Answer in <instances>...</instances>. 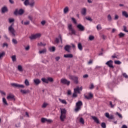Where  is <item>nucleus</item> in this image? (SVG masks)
Wrapping results in <instances>:
<instances>
[{
  "mask_svg": "<svg viewBox=\"0 0 128 128\" xmlns=\"http://www.w3.org/2000/svg\"><path fill=\"white\" fill-rule=\"evenodd\" d=\"M60 120L61 122H64L66 118V110L65 108H60Z\"/></svg>",
  "mask_w": 128,
  "mask_h": 128,
  "instance_id": "obj_1",
  "label": "nucleus"
},
{
  "mask_svg": "<svg viewBox=\"0 0 128 128\" xmlns=\"http://www.w3.org/2000/svg\"><path fill=\"white\" fill-rule=\"evenodd\" d=\"M82 106V101H78L76 104V108L74 109L75 112H78V110H80Z\"/></svg>",
  "mask_w": 128,
  "mask_h": 128,
  "instance_id": "obj_2",
  "label": "nucleus"
},
{
  "mask_svg": "<svg viewBox=\"0 0 128 128\" xmlns=\"http://www.w3.org/2000/svg\"><path fill=\"white\" fill-rule=\"evenodd\" d=\"M68 30L70 32V34H76V30L72 28V24H68Z\"/></svg>",
  "mask_w": 128,
  "mask_h": 128,
  "instance_id": "obj_3",
  "label": "nucleus"
},
{
  "mask_svg": "<svg viewBox=\"0 0 128 128\" xmlns=\"http://www.w3.org/2000/svg\"><path fill=\"white\" fill-rule=\"evenodd\" d=\"M68 78H70V80H74L75 84H78V76L69 75Z\"/></svg>",
  "mask_w": 128,
  "mask_h": 128,
  "instance_id": "obj_4",
  "label": "nucleus"
},
{
  "mask_svg": "<svg viewBox=\"0 0 128 128\" xmlns=\"http://www.w3.org/2000/svg\"><path fill=\"white\" fill-rule=\"evenodd\" d=\"M42 36L40 33H37L35 34H32L30 36V40H36V38H40Z\"/></svg>",
  "mask_w": 128,
  "mask_h": 128,
  "instance_id": "obj_5",
  "label": "nucleus"
},
{
  "mask_svg": "<svg viewBox=\"0 0 128 128\" xmlns=\"http://www.w3.org/2000/svg\"><path fill=\"white\" fill-rule=\"evenodd\" d=\"M8 31L12 35V36H16V30L14 28L12 27V24L8 27Z\"/></svg>",
  "mask_w": 128,
  "mask_h": 128,
  "instance_id": "obj_6",
  "label": "nucleus"
},
{
  "mask_svg": "<svg viewBox=\"0 0 128 128\" xmlns=\"http://www.w3.org/2000/svg\"><path fill=\"white\" fill-rule=\"evenodd\" d=\"M11 86H14V88H24V86L16 83H12Z\"/></svg>",
  "mask_w": 128,
  "mask_h": 128,
  "instance_id": "obj_7",
  "label": "nucleus"
},
{
  "mask_svg": "<svg viewBox=\"0 0 128 128\" xmlns=\"http://www.w3.org/2000/svg\"><path fill=\"white\" fill-rule=\"evenodd\" d=\"M60 82L63 84H66L67 86H70V82L66 78H62L60 80Z\"/></svg>",
  "mask_w": 128,
  "mask_h": 128,
  "instance_id": "obj_8",
  "label": "nucleus"
},
{
  "mask_svg": "<svg viewBox=\"0 0 128 128\" xmlns=\"http://www.w3.org/2000/svg\"><path fill=\"white\" fill-rule=\"evenodd\" d=\"M114 63V62L112 60H110L109 61H108L106 63V66H108L109 68H114V65H112V64Z\"/></svg>",
  "mask_w": 128,
  "mask_h": 128,
  "instance_id": "obj_9",
  "label": "nucleus"
},
{
  "mask_svg": "<svg viewBox=\"0 0 128 128\" xmlns=\"http://www.w3.org/2000/svg\"><path fill=\"white\" fill-rule=\"evenodd\" d=\"M60 40L61 42V44H62V36L59 35L58 38H56L54 42L55 44H58Z\"/></svg>",
  "mask_w": 128,
  "mask_h": 128,
  "instance_id": "obj_10",
  "label": "nucleus"
},
{
  "mask_svg": "<svg viewBox=\"0 0 128 128\" xmlns=\"http://www.w3.org/2000/svg\"><path fill=\"white\" fill-rule=\"evenodd\" d=\"M105 116H106L107 118H109V120H114V115L112 114L110 115V113L108 112H106L105 114Z\"/></svg>",
  "mask_w": 128,
  "mask_h": 128,
  "instance_id": "obj_11",
  "label": "nucleus"
},
{
  "mask_svg": "<svg viewBox=\"0 0 128 128\" xmlns=\"http://www.w3.org/2000/svg\"><path fill=\"white\" fill-rule=\"evenodd\" d=\"M77 28L80 32H84V26L82 25V24H78L77 25Z\"/></svg>",
  "mask_w": 128,
  "mask_h": 128,
  "instance_id": "obj_12",
  "label": "nucleus"
},
{
  "mask_svg": "<svg viewBox=\"0 0 128 128\" xmlns=\"http://www.w3.org/2000/svg\"><path fill=\"white\" fill-rule=\"evenodd\" d=\"M7 100H14V96L12 94H10L7 96Z\"/></svg>",
  "mask_w": 128,
  "mask_h": 128,
  "instance_id": "obj_13",
  "label": "nucleus"
},
{
  "mask_svg": "<svg viewBox=\"0 0 128 128\" xmlns=\"http://www.w3.org/2000/svg\"><path fill=\"white\" fill-rule=\"evenodd\" d=\"M33 82L36 86H38L42 81H40V80L38 78H34V79Z\"/></svg>",
  "mask_w": 128,
  "mask_h": 128,
  "instance_id": "obj_14",
  "label": "nucleus"
},
{
  "mask_svg": "<svg viewBox=\"0 0 128 128\" xmlns=\"http://www.w3.org/2000/svg\"><path fill=\"white\" fill-rule=\"evenodd\" d=\"M82 90V87H77L74 88V92L76 94H80V91Z\"/></svg>",
  "mask_w": 128,
  "mask_h": 128,
  "instance_id": "obj_15",
  "label": "nucleus"
},
{
  "mask_svg": "<svg viewBox=\"0 0 128 128\" xmlns=\"http://www.w3.org/2000/svg\"><path fill=\"white\" fill-rule=\"evenodd\" d=\"M81 14L82 16H86V8H83L81 10Z\"/></svg>",
  "mask_w": 128,
  "mask_h": 128,
  "instance_id": "obj_16",
  "label": "nucleus"
},
{
  "mask_svg": "<svg viewBox=\"0 0 128 128\" xmlns=\"http://www.w3.org/2000/svg\"><path fill=\"white\" fill-rule=\"evenodd\" d=\"M64 58H74V55H72V54H66L64 55Z\"/></svg>",
  "mask_w": 128,
  "mask_h": 128,
  "instance_id": "obj_17",
  "label": "nucleus"
},
{
  "mask_svg": "<svg viewBox=\"0 0 128 128\" xmlns=\"http://www.w3.org/2000/svg\"><path fill=\"white\" fill-rule=\"evenodd\" d=\"M92 118L94 120V122H96V124H100V120H98V118L94 116H92Z\"/></svg>",
  "mask_w": 128,
  "mask_h": 128,
  "instance_id": "obj_18",
  "label": "nucleus"
},
{
  "mask_svg": "<svg viewBox=\"0 0 128 128\" xmlns=\"http://www.w3.org/2000/svg\"><path fill=\"white\" fill-rule=\"evenodd\" d=\"M64 50H66V52H70V45H67L65 46L64 47Z\"/></svg>",
  "mask_w": 128,
  "mask_h": 128,
  "instance_id": "obj_19",
  "label": "nucleus"
},
{
  "mask_svg": "<svg viewBox=\"0 0 128 128\" xmlns=\"http://www.w3.org/2000/svg\"><path fill=\"white\" fill-rule=\"evenodd\" d=\"M46 52V49L44 48L42 49V50H40L38 52L40 54H44Z\"/></svg>",
  "mask_w": 128,
  "mask_h": 128,
  "instance_id": "obj_20",
  "label": "nucleus"
},
{
  "mask_svg": "<svg viewBox=\"0 0 128 128\" xmlns=\"http://www.w3.org/2000/svg\"><path fill=\"white\" fill-rule=\"evenodd\" d=\"M70 12V8H68V6H66L64 8V14H68Z\"/></svg>",
  "mask_w": 128,
  "mask_h": 128,
  "instance_id": "obj_21",
  "label": "nucleus"
},
{
  "mask_svg": "<svg viewBox=\"0 0 128 128\" xmlns=\"http://www.w3.org/2000/svg\"><path fill=\"white\" fill-rule=\"evenodd\" d=\"M122 16H124L126 18H128V12H126V11H122Z\"/></svg>",
  "mask_w": 128,
  "mask_h": 128,
  "instance_id": "obj_22",
  "label": "nucleus"
},
{
  "mask_svg": "<svg viewBox=\"0 0 128 128\" xmlns=\"http://www.w3.org/2000/svg\"><path fill=\"white\" fill-rule=\"evenodd\" d=\"M92 98V93L89 94L88 96H85V98L87 100H90Z\"/></svg>",
  "mask_w": 128,
  "mask_h": 128,
  "instance_id": "obj_23",
  "label": "nucleus"
},
{
  "mask_svg": "<svg viewBox=\"0 0 128 128\" xmlns=\"http://www.w3.org/2000/svg\"><path fill=\"white\" fill-rule=\"evenodd\" d=\"M2 12L3 14H4V12H8V8H6V6H4L2 8Z\"/></svg>",
  "mask_w": 128,
  "mask_h": 128,
  "instance_id": "obj_24",
  "label": "nucleus"
},
{
  "mask_svg": "<svg viewBox=\"0 0 128 128\" xmlns=\"http://www.w3.org/2000/svg\"><path fill=\"white\" fill-rule=\"evenodd\" d=\"M60 102H62V104H67L68 102H66V101L64 100H62L60 98H58Z\"/></svg>",
  "mask_w": 128,
  "mask_h": 128,
  "instance_id": "obj_25",
  "label": "nucleus"
},
{
  "mask_svg": "<svg viewBox=\"0 0 128 128\" xmlns=\"http://www.w3.org/2000/svg\"><path fill=\"white\" fill-rule=\"evenodd\" d=\"M78 48L79 50H82V43H78Z\"/></svg>",
  "mask_w": 128,
  "mask_h": 128,
  "instance_id": "obj_26",
  "label": "nucleus"
},
{
  "mask_svg": "<svg viewBox=\"0 0 128 128\" xmlns=\"http://www.w3.org/2000/svg\"><path fill=\"white\" fill-rule=\"evenodd\" d=\"M20 92H22V94H28V92H30V90H21Z\"/></svg>",
  "mask_w": 128,
  "mask_h": 128,
  "instance_id": "obj_27",
  "label": "nucleus"
},
{
  "mask_svg": "<svg viewBox=\"0 0 128 128\" xmlns=\"http://www.w3.org/2000/svg\"><path fill=\"white\" fill-rule=\"evenodd\" d=\"M6 55V52H0V60H2L4 56Z\"/></svg>",
  "mask_w": 128,
  "mask_h": 128,
  "instance_id": "obj_28",
  "label": "nucleus"
},
{
  "mask_svg": "<svg viewBox=\"0 0 128 128\" xmlns=\"http://www.w3.org/2000/svg\"><path fill=\"white\" fill-rule=\"evenodd\" d=\"M2 102L4 106H8V102H6V98H2Z\"/></svg>",
  "mask_w": 128,
  "mask_h": 128,
  "instance_id": "obj_29",
  "label": "nucleus"
},
{
  "mask_svg": "<svg viewBox=\"0 0 128 128\" xmlns=\"http://www.w3.org/2000/svg\"><path fill=\"white\" fill-rule=\"evenodd\" d=\"M109 104L111 108H114L116 106V104H112V101L109 102Z\"/></svg>",
  "mask_w": 128,
  "mask_h": 128,
  "instance_id": "obj_30",
  "label": "nucleus"
},
{
  "mask_svg": "<svg viewBox=\"0 0 128 128\" xmlns=\"http://www.w3.org/2000/svg\"><path fill=\"white\" fill-rule=\"evenodd\" d=\"M49 50L50 52H56V47L52 46V47L49 48Z\"/></svg>",
  "mask_w": 128,
  "mask_h": 128,
  "instance_id": "obj_31",
  "label": "nucleus"
},
{
  "mask_svg": "<svg viewBox=\"0 0 128 128\" xmlns=\"http://www.w3.org/2000/svg\"><path fill=\"white\" fill-rule=\"evenodd\" d=\"M11 58L13 62H16V55L12 56Z\"/></svg>",
  "mask_w": 128,
  "mask_h": 128,
  "instance_id": "obj_32",
  "label": "nucleus"
},
{
  "mask_svg": "<svg viewBox=\"0 0 128 128\" xmlns=\"http://www.w3.org/2000/svg\"><path fill=\"white\" fill-rule=\"evenodd\" d=\"M107 18L108 22H112V16H110V14L108 15Z\"/></svg>",
  "mask_w": 128,
  "mask_h": 128,
  "instance_id": "obj_33",
  "label": "nucleus"
},
{
  "mask_svg": "<svg viewBox=\"0 0 128 128\" xmlns=\"http://www.w3.org/2000/svg\"><path fill=\"white\" fill-rule=\"evenodd\" d=\"M18 70L19 72H23L24 69H22V66L21 65H18Z\"/></svg>",
  "mask_w": 128,
  "mask_h": 128,
  "instance_id": "obj_34",
  "label": "nucleus"
},
{
  "mask_svg": "<svg viewBox=\"0 0 128 128\" xmlns=\"http://www.w3.org/2000/svg\"><path fill=\"white\" fill-rule=\"evenodd\" d=\"M42 82H45V84H48V79L47 78H42Z\"/></svg>",
  "mask_w": 128,
  "mask_h": 128,
  "instance_id": "obj_35",
  "label": "nucleus"
},
{
  "mask_svg": "<svg viewBox=\"0 0 128 128\" xmlns=\"http://www.w3.org/2000/svg\"><path fill=\"white\" fill-rule=\"evenodd\" d=\"M38 46H46V44L40 42L38 43Z\"/></svg>",
  "mask_w": 128,
  "mask_h": 128,
  "instance_id": "obj_36",
  "label": "nucleus"
},
{
  "mask_svg": "<svg viewBox=\"0 0 128 128\" xmlns=\"http://www.w3.org/2000/svg\"><path fill=\"white\" fill-rule=\"evenodd\" d=\"M122 76L126 78V80H128V76L126 74V72H123L122 73Z\"/></svg>",
  "mask_w": 128,
  "mask_h": 128,
  "instance_id": "obj_37",
  "label": "nucleus"
},
{
  "mask_svg": "<svg viewBox=\"0 0 128 128\" xmlns=\"http://www.w3.org/2000/svg\"><path fill=\"white\" fill-rule=\"evenodd\" d=\"M24 4L26 6H29V4H30V0H25V1L24 2Z\"/></svg>",
  "mask_w": 128,
  "mask_h": 128,
  "instance_id": "obj_38",
  "label": "nucleus"
},
{
  "mask_svg": "<svg viewBox=\"0 0 128 128\" xmlns=\"http://www.w3.org/2000/svg\"><path fill=\"white\" fill-rule=\"evenodd\" d=\"M24 84L26 86H30V82H28V79H26L24 81Z\"/></svg>",
  "mask_w": 128,
  "mask_h": 128,
  "instance_id": "obj_39",
  "label": "nucleus"
},
{
  "mask_svg": "<svg viewBox=\"0 0 128 128\" xmlns=\"http://www.w3.org/2000/svg\"><path fill=\"white\" fill-rule=\"evenodd\" d=\"M94 40V36H92V35H90L88 37V40Z\"/></svg>",
  "mask_w": 128,
  "mask_h": 128,
  "instance_id": "obj_40",
  "label": "nucleus"
},
{
  "mask_svg": "<svg viewBox=\"0 0 128 128\" xmlns=\"http://www.w3.org/2000/svg\"><path fill=\"white\" fill-rule=\"evenodd\" d=\"M18 12V14H20V16H22V14L24 12V10L22 9H20Z\"/></svg>",
  "mask_w": 128,
  "mask_h": 128,
  "instance_id": "obj_41",
  "label": "nucleus"
},
{
  "mask_svg": "<svg viewBox=\"0 0 128 128\" xmlns=\"http://www.w3.org/2000/svg\"><path fill=\"white\" fill-rule=\"evenodd\" d=\"M80 122L82 124H84V118H80L79 120Z\"/></svg>",
  "mask_w": 128,
  "mask_h": 128,
  "instance_id": "obj_42",
  "label": "nucleus"
},
{
  "mask_svg": "<svg viewBox=\"0 0 128 128\" xmlns=\"http://www.w3.org/2000/svg\"><path fill=\"white\" fill-rule=\"evenodd\" d=\"M48 82H54V79L52 78L48 77Z\"/></svg>",
  "mask_w": 128,
  "mask_h": 128,
  "instance_id": "obj_43",
  "label": "nucleus"
},
{
  "mask_svg": "<svg viewBox=\"0 0 128 128\" xmlns=\"http://www.w3.org/2000/svg\"><path fill=\"white\" fill-rule=\"evenodd\" d=\"M29 6L31 8H34V2H32L30 3H29Z\"/></svg>",
  "mask_w": 128,
  "mask_h": 128,
  "instance_id": "obj_44",
  "label": "nucleus"
},
{
  "mask_svg": "<svg viewBox=\"0 0 128 128\" xmlns=\"http://www.w3.org/2000/svg\"><path fill=\"white\" fill-rule=\"evenodd\" d=\"M96 29L98 30H102V26L100 24L97 25Z\"/></svg>",
  "mask_w": 128,
  "mask_h": 128,
  "instance_id": "obj_45",
  "label": "nucleus"
},
{
  "mask_svg": "<svg viewBox=\"0 0 128 128\" xmlns=\"http://www.w3.org/2000/svg\"><path fill=\"white\" fill-rule=\"evenodd\" d=\"M8 22L10 24H12V22H14V18H10L8 19Z\"/></svg>",
  "mask_w": 128,
  "mask_h": 128,
  "instance_id": "obj_46",
  "label": "nucleus"
},
{
  "mask_svg": "<svg viewBox=\"0 0 128 128\" xmlns=\"http://www.w3.org/2000/svg\"><path fill=\"white\" fill-rule=\"evenodd\" d=\"M114 64H121L122 62L120 60H115Z\"/></svg>",
  "mask_w": 128,
  "mask_h": 128,
  "instance_id": "obj_47",
  "label": "nucleus"
},
{
  "mask_svg": "<svg viewBox=\"0 0 128 128\" xmlns=\"http://www.w3.org/2000/svg\"><path fill=\"white\" fill-rule=\"evenodd\" d=\"M12 42H13V44H18V41L16 40L13 38L12 40Z\"/></svg>",
  "mask_w": 128,
  "mask_h": 128,
  "instance_id": "obj_48",
  "label": "nucleus"
},
{
  "mask_svg": "<svg viewBox=\"0 0 128 128\" xmlns=\"http://www.w3.org/2000/svg\"><path fill=\"white\" fill-rule=\"evenodd\" d=\"M101 126L102 128H106V123H104V122L102 123Z\"/></svg>",
  "mask_w": 128,
  "mask_h": 128,
  "instance_id": "obj_49",
  "label": "nucleus"
},
{
  "mask_svg": "<svg viewBox=\"0 0 128 128\" xmlns=\"http://www.w3.org/2000/svg\"><path fill=\"white\" fill-rule=\"evenodd\" d=\"M28 24H30V21L26 20V22H24V26H28Z\"/></svg>",
  "mask_w": 128,
  "mask_h": 128,
  "instance_id": "obj_50",
  "label": "nucleus"
},
{
  "mask_svg": "<svg viewBox=\"0 0 128 128\" xmlns=\"http://www.w3.org/2000/svg\"><path fill=\"white\" fill-rule=\"evenodd\" d=\"M119 36H120V38H122V37L124 36V34L122 32H120L119 34Z\"/></svg>",
  "mask_w": 128,
  "mask_h": 128,
  "instance_id": "obj_51",
  "label": "nucleus"
},
{
  "mask_svg": "<svg viewBox=\"0 0 128 128\" xmlns=\"http://www.w3.org/2000/svg\"><path fill=\"white\" fill-rule=\"evenodd\" d=\"M41 122H46V118H42L41 119Z\"/></svg>",
  "mask_w": 128,
  "mask_h": 128,
  "instance_id": "obj_52",
  "label": "nucleus"
},
{
  "mask_svg": "<svg viewBox=\"0 0 128 128\" xmlns=\"http://www.w3.org/2000/svg\"><path fill=\"white\" fill-rule=\"evenodd\" d=\"M14 14H15V16H18V9H16V10L14 12Z\"/></svg>",
  "mask_w": 128,
  "mask_h": 128,
  "instance_id": "obj_53",
  "label": "nucleus"
},
{
  "mask_svg": "<svg viewBox=\"0 0 128 128\" xmlns=\"http://www.w3.org/2000/svg\"><path fill=\"white\" fill-rule=\"evenodd\" d=\"M116 114H117L119 118H122V116L120 114L118 113V112H116Z\"/></svg>",
  "mask_w": 128,
  "mask_h": 128,
  "instance_id": "obj_54",
  "label": "nucleus"
},
{
  "mask_svg": "<svg viewBox=\"0 0 128 128\" xmlns=\"http://www.w3.org/2000/svg\"><path fill=\"white\" fill-rule=\"evenodd\" d=\"M124 31L125 32H128V30H126V26H124Z\"/></svg>",
  "mask_w": 128,
  "mask_h": 128,
  "instance_id": "obj_55",
  "label": "nucleus"
},
{
  "mask_svg": "<svg viewBox=\"0 0 128 128\" xmlns=\"http://www.w3.org/2000/svg\"><path fill=\"white\" fill-rule=\"evenodd\" d=\"M94 88V84H92L90 85V90H92V88Z\"/></svg>",
  "mask_w": 128,
  "mask_h": 128,
  "instance_id": "obj_56",
  "label": "nucleus"
},
{
  "mask_svg": "<svg viewBox=\"0 0 128 128\" xmlns=\"http://www.w3.org/2000/svg\"><path fill=\"white\" fill-rule=\"evenodd\" d=\"M55 60H56V62H58L60 60V56H56L55 58Z\"/></svg>",
  "mask_w": 128,
  "mask_h": 128,
  "instance_id": "obj_57",
  "label": "nucleus"
},
{
  "mask_svg": "<svg viewBox=\"0 0 128 128\" xmlns=\"http://www.w3.org/2000/svg\"><path fill=\"white\" fill-rule=\"evenodd\" d=\"M72 22H74L76 24V19L74 18H72Z\"/></svg>",
  "mask_w": 128,
  "mask_h": 128,
  "instance_id": "obj_58",
  "label": "nucleus"
},
{
  "mask_svg": "<svg viewBox=\"0 0 128 128\" xmlns=\"http://www.w3.org/2000/svg\"><path fill=\"white\" fill-rule=\"evenodd\" d=\"M72 96L74 98H76V96H78V95L76 94V92H74V94H73V95H72Z\"/></svg>",
  "mask_w": 128,
  "mask_h": 128,
  "instance_id": "obj_59",
  "label": "nucleus"
},
{
  "mask_svg": "<svg viewBox=\"0 0 128 128\" xmlns=\"http://www.w3.org/2000/svg\"><path fill=\"white\" fill-rule=\"evenodd\" d=\"M47 106H48V104H46V103H44V104H42V108H46Z\"/></svg>",
  "mask_w": 128,
  "mask_h": 128,
  "instance_id": "obj_60",
  "label": "nucleus"
},
{
  "mask_svg": "<svg viewBox=\"0 0 128 128\" xmlns=\"http://www.w3.org/2000/svg\"><path fill=\"white\" fill-rule=\"evenodd\" d=\"M4 46H6V48H8V44L6 43H4L3 44L2 47L4 48Z\"/></svg>",
  "mask_w": 128,
  "mask_h": 128,
  "instance_id": "obj_61",
  "label": "nucleus"
},
{
  "mask_svg": "<svg viewBox=\"0 0 128 128\" xmlns=\"http://www.w3.org/2000/svg\"><path fill=\"white\" fill-rule=\"evenodd\" d=\"M67 94L68 96H70V94H72V90H68Z\"/></svg>",
  "mask_w": 128,
  "mask_h": 128,
  "instance_id": "obj_62",
  "label": "nucleus"
},
{
  "mask_svg": "<svg viewBox=\"0 0 128 128\" xmlns=\"http://www.w3.org/2000/svg\"><path fill=\"white\" fill-rule=\"evenodd\" d=\"M114 20H118V15L115 14Z\"/></svg>",
  "mask_w": 128,
  "mask_h": 128,
  "instance_id": "obj_63",
  "label": "nucleus"
},
{
  "mask_svg": "<svg viewBox=\"0 0 128 128\" xmlns=\"http://www.w3.org/2000/svg\"><path fill=\"white\" fill-rule=\"evenodd\" d=\"M86 20H90V22L92 20V18L90 17H86Z\"/></svg>",
  "mask_w": 128,
  "mask_h": 128,
  "instance_id": "obj_64",
  "label": "nucleus"
}]
</instances>
